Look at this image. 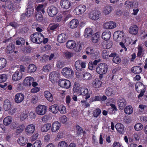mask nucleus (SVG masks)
Wrapping results in <instances>:
<instances>
[{
  "mask_svg": "<svg viewBox=\"0 0 147 147\" xmlns=\"http://www.w3.org/2000/svg\"><path fill=\"white\" fill-rule=\"evenodd\" d=\"M30 38L32 42L39 44L42 42L43 36L40 33L35 32L31 35Z\"/></svg>",
  "mask_w": 147,
  "mask_h": 147,
  "instance_id": "nucleus-1",
  "label": "nucleus"
},
{
  "mask_svg": "<svg viewBox=\"0 0 147 147\" xmlns=\"http://www.w3.org/2000/svg\"><path fill=\"white\" fill-rule=\"evenodd\" d=\"M108 69L107 65L105 63H100L96 67V72L100 75L105 74L107 73Z\"/></svg>",
  "mask_w": 147,
  "mask_h": 147,
  "instance_id": "nucleus-2",
  "label": "nucleus"
},
{
  "mask_svg": "<svg viewBox=\"0 0 147 147\" xmlns=\"http://www.w3.org/2000/svg\"><path fill=\"white\" fill-rule=\"evenodd\" d=\"M58 84L61 87L66 89L69 88L71 86L70 82L69 80L65 79L60 80Z\"/></svg>",
  "mask_w": 147,
  "mask_h": 147,
  "instance_id": "nucleus-3",
  "label": "nucleus"
},
{
  "mask_svg": "<svg viewBox=\"0 0 147 147\" xmlns=\"http://www.w3.org/2000/svg\"><path fill=\"white\" fill-rule=\"evenodd\" d=\"M47 12L50 16L53 17L58 13V10L56 7L53 5H51L48 8Z\"/></svg>",
  "mask_w": 147,
  "mask_h": 147,
  "instance_id": "nucleus-4",
  "label": "nucleus"
},
{
  "mask_svg": "<svg viewBox=\"0 0 147 147\" xmlns=\"http://www.w3.org/2000/svg\"><path fill=\"white\" fill-rule=\"evenodd\" d=\"M61 72L63 75L67 78H70L74 74L73 70L70 68L65 67L63 69Z\"/></svg>",
  "mask_w": 147,
  "mask_h": 147,
  "instance_id": "nucleus-5",
  "label": "nucleus"
},
{
  "mask_svg": "<svg viewBox=\"0 0 147 147\" xmlns=\"http://www.w3.org/2000/svg\"><path fill=\"white\" fill-rule=\"evenodd\" d=\"M86 66L85 62H82L79 60L76 61L75 63V67L78 71H82L84 68H85Z\"/></svg>",
  "mask_w": 147,
  "mask_h": 147,
  "instance_id": "nucleus-6",
  "label": "nucleus"
},
{
  "mask_svg": "<svg viewBox=\"0 0 147 147\" xmlns=\"http://www.w3.org/2000/svg\"><path fill=\"white\" fill-rule=\"evenodd\" d=\"M47 107L44 105H39L36 107V113L40 115H43L46 112Z\"/></svg>",
  "mask_w": 147,
  "mask_h": 147,
  "instance_id": "nucleus-7",
  "label": "nucleus"
},
{
  "mask_svg": "<svg viewBox=\"0 0 147 147\" xmlns=\"http://www.w3.org/2000/svg\"><path fill=\"white\" fill-rule=\"evenodd\" d=\"M124 33L120 31H117L115 32L113 35L114 39L116 41H118L122 39L124 36Z\"/></svg>",
  "mask_w": 147,
  "mask_h": 147,
  "instance_id": "nucleus-8",
  "label": "nucleus"
},
{
  "mask_svg": "<svg viewBox=\"0 0 147 147\" xmlns=\"http://www.w3.org/2000/svg\"><path fill=\"white\" fill-rule=\"evenodd\" d=\"M61 7L63 9H69L71 5V3L68 0H61L60 3Z\"/></svg>",
  "mask_w": 147,
  "mask_h": 147,
  "instance_id": "nucleus-9",
  "label": "nucleus"
},
{
  "mask_svg": "<svg viewBox=\"0 0 147 147\" xmlns=\"http://www.w3.org/2000/svg\"><path fill=\"white\" fill-rule=\"evenodd\" d=\"M59 75V73L57 71H52L49 74V78L52 82H54L57 80Z\"/></svg>",
  "mask_w": 147,
  "mask_h": 147,
  "instance_id": "nucleus-10",
  "label": "nucleus"
},
{
  "mask_svg": "<svg viewBox=\"0 0 147 147\" xmlns=\"http://www.w3.org/2000/svg\"><path fill=\"white\" fill-rule=\"evenodd\" d=\"M100 13L97 11H93L90 13L89 18L92 20H97L99 19Z\"/></svg>",
  "mask_w": 147,
  "mask_h": 147,
  "instance_id": "nucleus-11",
  "label": "nucleus"
},
{
  "mask_svg": "<svg viewBox=\"0 0 147 147\" xmlns=\"http://www.w3.org/2000/svg\"><path fill=\"white\" fill-rule=\"evenodd\" d=\"M24 99V96L23 94L18 93H17L15 96V102L17 103L21 102Z\"/></svg>",
  "mask_w": 147,
  "mask_h": 147,
  "instance_id": "nucleus-12",
  "label": "nucleus"
},
{
  "mask_svg": "<svg viewBox=\"0 0 147 147\" xmlns=\"http://www.w3.org/2000/svg\"><path fill=\"white\" fill-rule=\"evenodd\" d=\"M22 74L21 72L16 71L12 76V79L13 81H16L20 80L22 78Z\"/></svg>",
  "mask_w": 147,
  "mask_h": 147,
  "instance_id": "nucleus-13",
  "label": "nucleus"
},
{
  "mask_svg": "<svg viewBox=\"0 0 147 147\" xmlns=\"http://www.w3.org/2000/svg\"><path fill=\"white\" fill-rule=\"evenodd\" d=\"M86 7L83 5H80L74 9L77 14L83 13L86 10Z\"/></svg>",
  "mask_w": 147,
  "mask_h": 147,
  "instance_id": "nucleus-14",
  "label": "nucleus"
},
{
  "mask_svg": "<svg viewBox=\"0 0 147 147\" xmlns=\"http://www.w3.org/2000/svg\"><path fill=\"white\" fill-rule=\"evenodd\" d=\"M116 26L115 23L112 21L106 22L103 25V27L106 29H113Z\"/></svg>",
  "mask_w": 147,
  "mask_h": 147,
  "instance_id": "nucleus-15",
  "label": "nucleus"
},
{
  "mask_svg": "<svg viewBox=\"0 0 147 147\" xmlns=\"http://www.w3.org/2000/svg\"><path fill=\"white\" fill-rule=\"evenodd\" d=\"M117 102L119 108L121 109H123L126 104L125 100L123 98L121 97L119 98Z\"/></svg>",
  "mask_w": 147,
  "mask_h": 147,
  "instance_id": "nucleus-16",
  "label": "nucleus"
},
{
  "mask_svg": "<svg viewBox=\"0 0 147 147\" xmlns=\"http://www.w3.org/2000/svg\"><path fill=\"white\" fill-rule=\"evenodd\" d=\"M80 94L85 96V98L86 100L90 97V94L88 93V90L85 88H81L80 90Z\"/></svg>",
  "mask_w": 147,
  "mask_h": 147,
  "instance_id": "nucleus-17",
  "label": "nucleus"
},
{
  "mask_svg": "<svg viewBox=\"0 0 147 147\" xmlns=\"http://www.w3.org/2000/svg\"><path fill=\"white\" fill-rule=\"evenodd\" d=\"M138 30V26L136 25H134L130 27L129 31L131 34L135 35L137 34Z\"/></svg>",
  "mask_w": 147,
  "mask_h": 147,
  "instance_id": "nucleus-18",
  "label": "nucleus"
},
{
  "mask_svg": "<svg viewBox=\"0 0 147 147\" xmlns=\"http://www.w3.org/2000/svg\"><path fill=\"white\" fill-rule=\"evenodd\" d=\"M35 126L33 124L28 125L26 128V131L28 134H32L35 130Z\"/></svg>",
  "mask_w": 147,
  "mask_h": 147,
  "instance_id": "nucleus-19",
  "label": "nucleus"
},
{
  "mask_svg": "<svg viewBox=\"0 0 147 147\" xmlns=\"http://www.w3.org/2000/svg\"><path fill=\"white\" fill-rule=\"evenodd\" d=\"M60 127V124L59 122H54L52 125L51 130L53 132H55L59 129Z\"/></svg>",
  "mask_w": 147,
  "mask_h": 147,
  "instance_id": "nucleus-20",
  "label": "nucleus"
},
{
  "mask_svg": "<svg viewBox=\"0 0 147 147\" xmlns=\"http://www.w3.org/2000/svg\"><path fill=\"white\" fill-rule=\"evenodd\" d=\"M93 33V31L92 28H87L85 29L84 32V36L86 38H89L91 37Z\"/></svg>",
  "mask_w": 147,
  "mask_h": 147,
  "instance_id": "nucleus-21",
  "label": "nucleus"
},
{
  "mask_svg": "<svg viewBox=\"0 0 147 147\" xmlns=\"http://www.w3.org/2000/svg\"><path fill=\"white\" fill-rule=\"evenodd\" d=\"M145 88V86L140 82H137L135 85V88L136 91L138 92L140 91L143 90Z\"/></svg>",
  "mask_w": 147,
  "mask_h": 147,
  "instance_id": "nucleus-22",
  "label": "nucleus"
},
{
  "mask_svg": "<svg viewBox=\"0 0 147 147\" xmlns=\"http://www.w3.org/2000/svg\"><path fill=\"white\" fill-rule=\"evenodd\" d=\"M78 24L79 22L77 20L73 19L69 23V25L70 28L74 29L77 27Z\"/></svg>",
  "mask_w": 147,
  "mask_h": 147,
  "instance_id": "nucleus-23",
  "label": "nucleus"
},
{
  "mask_svg": "<svg viewBox=\"0 0 147 147\" xmlns=\"http://www.w3.org/2000/svg\"><path fill=\"white\" fill-rule=\"evenodd\" d=\"M67 38V36L66 35V34L64 33H62L58 35L57 41L59 43H63L65 41Z\"/></svg>",
  "mask_w": 147,
  "mask_h": 147,
  "instance_id": "nucleus-24",
  "label": "nucleus"
},
{
  "mask_svg": "<svg viewBox=\"0 0 147 147\" xmlns=\"http://www.w3.org/2000/svg\"><path fill=\"white\" fill-rule=\"evenodd\" d=\"M111 35V32L110 31H105L102 33V37L105 41H108L110 39Z\"/></svg>",
  "mask_w": 147,
  "mask_h": 147,
  "instance_id": "nucleus-25",
  "label": "nucleus"
},
{
  "mask_svg": "<svg viewBox=\"0 0 147 147\" xmlns=\"http://www.w3.org/2000/svg\"><path fill=\"white\" fill-rule=\"evenodd\" d=\"M34 81V79L32 77H26L24 81V83L25 85L30 86Z\"/></svg>",
  "mask_w": 147,
  "mask_h": 147,
  "instance_id": "nucleus-26",
  "label": "nucleus"
},
{
  "mask_svg": "<svg viewBox=\"0 0 147 147\" xmlns=\"http://www.w3.org/2000/svg\"><path fill=\"white\" fill-rule=\"evenodd\" d=\"M101 82L98 79L93 80L92 83L93 87L96 88H98L101 86Z\"/></svg>",
  "mask_w": 147,
  "mask_h": 147,
  "instance_id": "nucleus-27",
  "label": "nucleus"
},
{
  "mask_svg": "<svg viewBox=\"0 0 147 147\" xmlns=\"http://www.w3.org/2000/svg\"><path fill=\"white\" fill-rule=\"evenodd\" d=\"M75 42L73 40H70L67 41L66 43V47L69 49H72L76 46Z\"/></svg>",
  "mask_w": 147,
  "mask_h": 147,
  "instance_id": "nucleus-28",
  "label": "nucleus"
},
{
  "mask_svg": "<svg viewBox=\"0 0 147 147\" xmlns=\"http://www.w3.org/2000/svg\"><path fill=\"white\" fill-rule=\"evenodd\" d=\"M6 49L7 50L6 53L8 54L12 53L13 52L15 49L14 45L11 43L8 45Z\"/></svg>",
  "mask_w": 147,
  "mask_h": 147,
  "instance_id": "nucleus-29",
  "label": "nucleus"
},
{
  "mask_svg": "<svg viewBox=\"0 0 147 147\" xmlns=\"http://www.w3.org/2000/svg\"><path fill=\"white\" fill-rule=\"evenodd\" d=\"M112 8L110 5H107L103 8V12L105 15H107L110 13L112 11Z\"/></svg>",
  "mask_w": 147,
  "mask_h": 147,
  "instance_id": "nucleus-30",
  "label": "nucleus"
},
{
  "mask_svg": "<svg viewBox=\"0 0 147 147\" xmlns=\"http://www.w3.org/2000/svg\"><path fill=\"white\" fill-rule=\"evenodd\" d=\"M44 96L49 101L52 102L53 101V97L52 95L49 91H45L44 92Z\"/></svg>",
  "mask_w": 147,
  "mask_h": 147,
  "instance_id": "nucleus-31",
  "label": "nucleus"
},
{
  "mask_svg": "<svg viewBox=\"0 0 147 147\" xmlns=\"http://www.w3.org/2000/svg\"><path fill=\"white\" fill-rule=\"evenodd\" d=\"M115 128L121 134L123 133L124 132V127L123 125L120 123H118L116 125Z\"/></svg>",
  "mask_w": 147,
  "mask_h": 147,
  "instance_id": "nucleus-32",
  "label": "nucleus"
},
{
  "mask_svg": "<svg viewBox=\"0 0 147 147\" xmlns=\"http://www.w3.org/2000/svg\"><path fill=\"white\" fill-rule=\"evenodd\" d=\"M92 36V42L94 43H97L99 40L100 35L98 32H97L93 34Z\"/></svg>",
  "mask_w": 147,
  "mask_h": 147,
  "instance_id": "nucleus-33",
  "label": "nucleus"
},
{
  "mask_svg": "<svg viewBox=\"0 0 147 147\" xmlns=\"http://www.w3.org/2000/svg\"><path fill=\"white\" fill-rule=\"evenodd\" d=\"M34 9L33 7L29 6L26 9V16L28 17H30L32 16L33 13Z\"/></svg>",
  "mask_w": 147,
  "mask_h": 147,
  "instance_id": "nucleus-34",
  "label": "nucleus"
},
{
  "mask_svg": "<svg viewBox=\"0 0 147 147\" xmlns=\"http://www.w3.org/2000/svg\"><path fill=\"white\" fill-rule=\"evenodd\" d=\"M100 60L98 59L97 60H95L93 62L90 61L89 62L88 64V68L89 69L92 70L94 66H96L98 63L100 62Z\"/></svg>",
  "mask_w": 147,
  "mask_h": 147,
  "instance_id": "nucleus-35",
  "label": "nucleus"
},
{
  "mask_svg": "<svg viewBox=\"0 0 147 147\" xmlns=\"http://www.w3.org/2000/svg\"><path fill=\"white\" fill-rule=\"evenodd\" d=\"M132 72L135 74H138L140 73L142 71V69L140 66H135L131 69Z\"/></svg>",
  "mask_w": 147,
  "mask_h": 147,
  "instance_id": "nucleus-36",
  "label": "nucleus"
},
{
  "mask_svg": "<svg viewBox=\"0 0 147 147\" xmlns=\"http://www.w3.org/2000/svg\"><path fill=\"white\" fill-rule=\"evenodd\" d=\"M11 103L8 100H5L4 102L3 107L5 111H7L9 109L11 108Z\"/></svg>",
  "mask_w": 147,
  "mask_h": 147,
  "instance_id": "nucleus-37",
  "label": "nucleus"
},
{
  "mask_svg": "<svg viewBox=\"0 0 147 147\" xmlns=\"http://www.w3.org/2000/svg\"><path fill=\"white\" fill-rule=\"evenodd\" d=\"M12 121V118L10 116H8L5 117L3 121V124L5 125H8Z\"/></svg>",
  "mask_w": 147,
  "mask_h": 147,
  "instance_id": "nucleus-38",
  "label": "nucleus"
},
{
  "mask_svg": "<svg viewBox=\"0 0 147 147\" xmlns=\"http://www.w3.org/2000/svg\"><path fill=\"white\" fill-rule=\"evenodd\" d=\"M49 110L54 113H56L59 111V107L57 105H54L50 107Z\"/></svg>",
  "mask_w": 147,
  "mask_h": 147,
  "instance_id": "nucleus-39",
  "label": "nucleus"
},
{
  "mask_svg": "<svg viewBox=\"0 0 147 147\" xmlns=\"http://www.w3.org/2000/svg\"><path fill=\"white\" fill-rule=\"evenodd\" d=\"M51 125L50 123H47L42 125L41 127V130L42 131H47L50 129Z\"/></svg>",
  "mask_w": 147,
  "mask_h": 147,
  "instance_id": "nucleus-40",
  "label": "nucleus"
},
{
  "mask_svg": "<svg viewBox=\"0 0 147 147\" xmlns=\"http://www.w3.org/2000/svg\"><path fill=\"white\" fill-rule=\"evenodd\" d=\"M28 69V72L32 73L36 71V67L34 65L30 64L29 65Z\"/></svg>",
  "mask_w": 147,
  "mask_h": 147,
  "instance_id": "nucleus-41",
  "label": "nucleus"
},
{
  "mask_svg": "<svg viewBox=\"0 0 147 147\" xmlns=\"http://www.w3.org/2000/svg\"><path fill=\"white\" fill-rule=\"evenodd\" d=\"M86 53L87 54L90 55V57L92 58L95 55L94 53L93 49L89 47H88L86 49Z\"/></svg>",
  "mask_w": 147,
  "mask_h": 147,
  "instance_id": "nucleus-42",
  "label": "nucleus"
},
{
  "mask_svg": "<svg viewBox=\"0 0 147 147\" xmlns=\"http://www.w3.org/2000/svg\"><path fill=\"white\" fill-rule=\"evenodd\" d=\"M7 62L4 58H0V70L4 68L6 66Z\"/></svg>",
  "mask_w": 147,
  "mask_h": 147,
  "instance_id": "nucleus-43",
  "label": "nucleus"
},
{
  "mask_svg": "<svg viewBox=\"0 0 147 147\" xmlns=\"http://www.w3.org/2000/svg\"><path fill=\"white\" fill-rule=\"evenodd\" d=\"M18 142L21 145H24L26 144V138L25 137H20L18 140Z\"/></svg>",
  "mask_w": 147,
  "mask_h": 147,
  "instance_id": "nucleus-44",
  "label": "nucleus"
},
{
  "mask_svg": "<svg viewBox=\"0 0 147 147\" xmlns=\"http://www.w3.org/2000/svg\"><path fill=\"white\" fill-rule=\"evenodd\" d=\"M64 55L66 57L67 59H69L71 57L76 56V53L68 51L65 52L64 53Z\"/></svg>",
  "mask_w": 147,
  "mask_h": 147,
  "instance_id": "nucleus-45",
  "label": "nucleus"
},
{
  "mask_svg": "<svg viewBox=\"0 0 147 147\" xmlns=\"http://www.w3.org/2000/svg\"><path fill=\"white\" fill-rule=\"evenodd\" d=\"M133 108L131 106H127L124 109L125 112L127 114H130L133 112Z\"/></svg>",
  "mask_w": 147,
  "mask_h": 147,
  "instance_id": "nucleus-46",
  "label": "nucleus"
},
{
  "mask_svg": "<svg viewBox=\"0 0 147 147\" xmlns=\"http://www.w3.org/2000/svg\"><path fill=\"white\" fill-rule=\"evenodd\" d=\"M59 26V25L57 24H50L47 28L48 30H53L56 29Z\"/></svg>",
  "mask_w": 147,
  "mask_h": 147,
  "instance_id": "nucleus-47",
  "label": "nucleus"
},
{
  "mask_svg": "<svg viewBox=\"0 0 147 147\" xmlns=\"http://www.w3.org/2000/svg\"><path fill=\"white\" fill-rule=\"evenodd\" d=\"M25 127L24 125L23 124L20 125L17 128L16 132L17 133H20L22 132Z\"/></svg>",
  "mask_w": 147,
  "mask_h": 147,
  "instance_id": "nucleus-48",
  "label": "nucleus"
},
{
  "mask_svg": "<svg viewBox=\"0 0 147 147\" xmlns=\"http://www.w3.org/2000/svg\"><path fill=\"white\" fill-rule=\"evenodd\" d=\"M143 128V125L141 123H137L135 124L134 126V128L137 131L141 130Z\"/></svg>",
  "mask_w": 147,
  "mask_h": 147,
  "instance_id": "nucleus-49",
  "label": "nucleus"
},
{
  "mask_svg": "<svg viewBox=\"0 0 147 147\" xmlns=\"http://www.w3.org/2000/svg\"><path fill=\"white\" fill-rule=\"evenodd\" d=\"M113 89L111 88H108L105 91V94L108 96H110L113 94Z\"/></svg>",
  "mask_w": 147,
  "mask_h": 147,
  "instance_id": "nucleus-50",
  "label": "nucleus"
},
{
  "mask_svg": "<svg viewBox=\"0 0 147 147\" xmlns=\"http://www.w3.org/2000/svg\"><path fill=\"white\" fill-rule=\"evenodd\" d=\"M91 78V76L89 73H86L83 75V79L84 80H90Z\"/></svg>",
  "mask_w": 147,
  "mask_h": 147,
  "instance_id": "nucleus-51",
  "label": "nucleus"
},
{
  "mask_svg": "<svg viewBox=\"0 0 147 147\" xmlns=\"http://www.w3.org/2000/svg\"><path fill=\"white\" fill-rule=\"evenodd\" d=\"M7 78V76L5 74L0 75V83L5 82Z\"/></svg>",
  "mask_w": 147,
  "mask_h": 147,
  "instance_id": "nucleus-52",
  "label": "nucleus"
},
{
  "mask_svg": "<svg viewBox=\"0 0 147 147\" xmlns=\"http://www.w3.org/2000/svg\"><path fill=\"white\" fill-rule=\"evenodd\" d=\"M101 111L99 109H97L94 110L93 112V116L96 117H97L100 114Z\"/></svg>",
  "mask_w": 147,
  "mask_h": 147,
  "instance_id": "nucleus-53",
  "label": "nucleus"
},
{
  "mask_svg": "<svg viewBox=\"0 0 147 147\" xmlns=\"http://www.w3.org/2000/svg\"><path fill=\"white\" fill-rule=\"evenodd\" d=\"M56 66L57 68H61L65 66V63L63 61H59L57 62Z\"/></svg>",
  "mask_w": 147,
  "mask_h": 147,
  "instance_id": "nucleus-54",
  "label": "nucleus"
},
{
  "mask_svg": "<svg viewBox=\"0 0 147 147\" xmlns=\"http://www.w3.org/2000/svg\"><path fill=\"white\" fill-rule=\"evenodd\" d=\"M113 61L115 63H119L121 62V60L120 58L118 56H116L113 58Z\"/></svg>",
  "mask_w": 147,
  "mask_h": 147,
  "instance_id": "nucleus-55",
  "label": "nucleus"
},
{
  "mask_svg": "<svg viewBox=\"0 0 147 147\" xmlns=\"http://www.w3.org/2000/svg\"><path fill=\"white\" fill-rule=\"evenodd\" d=\"M67 145L66 142L64 141H62L59 142L58 144V147H67Z\"/></svg>",
  "mask_w": 147,
  "mask_h": 147,
  "instance_id": "nucleus-56",
  "label": "nucleus"
},
{
  "mask_svg": "<svg viewBox=\"0 0 147 147\" xmlns=\"http://www.w3.org/2000/svg\"><path fill=\"white\" fill-rule=\"evenodd\" d=\"M59 110L61 113L64 114L66 112V108L64 106H61L59 108Z\"/></svg>",
  "mask_w": 147,
  "mask_h": 147,
  "instance_id": "nucleus-57",
  "label": "nucleus"
},
{
  "mask_svg": "<svg viewBox=\"0 0 147 147\" xmlns=\"http://www.w3.org/2000/svg\"><path fill=\"white\" fill-rule=\"evenodd\" d=\"M36 20L38 21H41L43 20L42 15L39 13V12L36 14Z\"/></svg>",
  "mask_w": 147,
  "mask_h": 147,
  "instance_id": "nucleus-58",
  "label": "nucleus"
},
{
  "mask_svg": "<svg viewBox=\"0 0 147 147\" xmlns=\"http://www.w3.org/2000/svg\"><path fill=\"white\" fill-rule=\"evenodd\" d=\"M38 100V98L37 96H32L31 102L33 104L36 103L37 102Z\"/></svg>",
  "mask_w": 147,
  "mask_h": 147,
  "instance_id": "nucleus-59",
  "label": "nucleus"
},
{
  "mask_svg": "<svg viewBox=\"0 0 147 147\" xmlns=\"http://www.w3.org/2000/svg\"><path fill=\"white\" fill-rule=\"evenodd\" d=\"M33 147H40L41 143L39 141H37L33 144Z\"/></svg>",
  "mask_w": 147,
  "mask_h": 147,
  "instance_id": "nucleus-60",
  "label": "nucleus"
},
{
  "mask_svg": "<svg viewBox=\"0 0 147 147\" xmlns=\"http://www.w3.org/2000/svg\"><path fill=\"white\" fill-rule=\"evenodd\" d=\"M106 47L107 49H109L112 46V42L110 41H106L105 42Z\"/></svg>",
  "mask_w": 147,
  "mask_h": 147,
  "instance_id": "nucleus-61",
  "label": "nucleus"
},
{
  "mask_svg": "<svg viewBox=\"0 0 147 147\" xmlns=\"http://www.w3.org/2000/svg\"><path fill=\"white\" fill-rule=\"evenodd\" d=\"M51 66L50 65H48L43 66V70L44 71H49L51 69Z\"/></svg>",
  "mask_w": 147,
  "mask_h": 147,
  "instance_id": "nucleus-62",
  "label": "nucleus"
},
{
  "mask_svg": "<svg viewBox=\"0 0 147 147\" xmlns=\"http://www.w3.org/2000/svg\"><path fill=\"white\" fill-rule=\"evenodd\" d=\"M6 127L3 125H0V132H6Z\"/></svg>",
  "mask_w": 147,
  "mask_h": 147,
  "instance_id": "nucleus-63",
  "label": "nucleus"
},
{
  "mask_svg": "<svg viewBox=\"0 0 147 147\" xmlns=\"http://www.w3.org/2000/svg\"><path fill=\"white\" fill-rule=\"evenodd\" d=\"M131 2L130 1H127L125 2V6L127 8H131Z\"/></svg>",
  "mask_w": 147,
  "mask_h": 147,
  "instance_id": "nucleus-64",
  "label": "nucleus"
}]
</instances>
